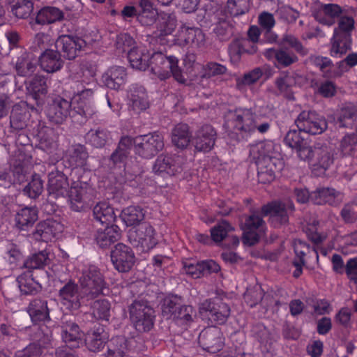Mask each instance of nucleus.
<instances>
[{
	"label": "nucleus",
	"mask_w": 357,
	"mask_h": 357,
	"mask_svg": "<svg viewBox=\"0 0 357 357\" xmlns=\"http://www.w3.org/2000/svg\"><path fill=\"white\" fill-rule=\"evenodd\" d=\"M29 94L38 102L42 96L47 93V79L43 75H36L26 85Z\"/></svg>",
	"instance_id": "obj_37"
},
{
	"label": "nucleus",
	"mask_w": 357,
	"mask_h": 357,
	"mask_svg": "<svg viewBox=\"0 0 357 357\" xmlns=\"http://www.w3.org/2000/svg\"><path fill=\"white\" fill-rule=\"evenodd\" d=\"M29 169L28 162L25 161V155L19 154L17 158L12 163L11 181H7L8 184L22 183L26 178Z\"/></svg>",
	"instance_id": "obj_35"
},
{
	"label": "nucleus",
	"mask_w": 357,
	"mask_h": 357,
	"mask_svg": "<svg viewBox=\"0 0 357 357\" xmlns=\"http://www.w3.org/2000/svg\"><path fill=\"white\" fill-rule=\"evenodd\" d=\"M72 102L61 96L55 97L49 104L47 117L54 124L63 123L70 114Z\"/></svg>",
	"instance_id": "obj_18"
},
{
	"label": "nucleus",
	"mask_w": 357,
	"mask_h": 357,
	"mask_svg": "<svg viewBox=\"0 0 357 357\" xmlns=\"http://www.w3.org/2000/svg\"><path fill=\"white\" fill-rule=\"evenodd\" d=\"M101 82L106 87L119 91L127 82L126 70L121 66L111 67L102 75Z\"/></svg>",
	"instance_id": "obj_22"
},
{
	"label": "nucleus",
	"mask_w": 357,
	"mask_h": 357,
	"mask_svg": "<svg viewBox=\"0 0 357 357\" xmlns=\"http://www.w3.org/2000/svg\"><path fill=\"white\" fill-rule=\"evenodd\" d=\"M108 337L102 327L98 328L91 336V351H98L105 346Z\"/></svg>",
	"instance_id": "obj_59"
},
{
	"label": "nucleus",
	"mask_w": 357,
	"mask_h": 357,
	"mask_svg": "<svg viewBox=\"0 0 357 357\" xmlns=\"http://www.w3.org/2000/svg\"><path fill=\"white\" fill-rule=\"evenodd\" d=\"M39 63L41 68L49 73L59 70L63 66L61 54L58 50L44 51L39 57Z\"/></svg>",
	"instance_id": "obj_27"
},
{
	"label": "nucleus",
	"mask_w": 357,
	"mask_h": 357,
	"mask_svg": "<svg viewBox=\"0 0 357 357\" xmlns=\"http://www.w3.org/2000/svg\"><path fill=\"white\" fill-rule=\"evenodd\" d=\"M127 348L126 340L123 337L112 340L106 357H123Z\"/></svg>",
	"instance_id": "obj_56"
},
{
	"label": "nucleus",
	"mask_w": 357,
	"mask_h": 357,
	"mask_svg": "<svg viewBox=\"0 0 357 357\" xmlns=\"http://www.w3.org/2000/svg\"><path fill=\"white\" fill-rule=\"evenodd\" d=\"M62 339L68 348L78 347L81 340V334L79 333V326L73 323H66L62 326L61 331Z\"/></svg>",
	"instance_id": "obj_36"
},
{
	"label": "nucleus",
	"mask_w": 357,
	"mask_h": 357,
	"mask_svg": "<svg viewBox=\"0 0 357 357\" xmlns=\"http://www.w3.org/2000/svg\"><path fill=\"white\" fill-rule=\"evenodd\" d=\"M202 69L201 77H210L212 76L222 75L226 72V67L215 62L208 63L206 65L202 66L198 63L192 64V70L199 71Z\"/></svg>",
	"instance_id": "obj_51"
},
{
	"label": "nucleus",
	"mask_w": 357,
	"mask_h": 357,
	"mask_svg": "<svg viewBox=\"0 0 357 357\" xmlns=\"http://www.w3.org/2000/svg\"><path fill=\"white\" fill-rule=\"evenodd\" d=\"M63 229V225L54 219H47L37 224L32 235L34 239L44 242L57 238Z\"/></svg>",
	"instance_id": "obj_17"
},
{
	"label": "nucleus",
	"mask_w": 357,
	"mask_h": 357,
	"mask_svg": "<svg viewBox=\"0 0 357 357\" xmlns=\"http://www.w3.org/2000/svg\"><path fill=\"white\" fill-rule=\"evenodd\" d=\"M178 63V60L175 56H167L162 52H155L150 57L148 68L160 79H165L172 75L178 82L188 84V80L183 75Z\"/></svg>",
	"instance_id": "obj_3"
},
{
	"label": "nucleus",
	"mask_w": 357,
	"mask_h": 357,
	"mask_svg": "<svg viewBox=\"0 0 357 357\" xmlns=\"http://www.w3.org/2000/svg\"><path fill=\"white\" fill-rule=\"evenodd\" d=\"M181 297L171 296L165 298L162 305V313L167 319H172L181 326H186L193 321L195 312L191 305L180 306Z\"/></svg>",
	"instance_id": "obj_4"
},
{
	"label": "nucleus",
	"mask_w": 357,
	"mask_h": 357,
	"mask_svg": "<svg viewBox=\"0 0 357 357\" xmlns=\"http://www.w3.org/2000/svg\"><path fill=\"white\" fill-rule=\"evenodd\" d=\"M204 39V34L200 29L182 26L176 35V42L179 45L190 44L199 47Z\"/></svg>",
	"instance_id": "obj_25"
},
{
	"label": "nucleus",
	"mask_w": 357,
	"mask_h": 357,
	"mask_svg": "<svg viewBox=\"0 0 357 357\" xmlns=\"http://www.w3.org/2000/svg\"><path fill=\"white\" fill-rule=\"evenodd\" d=\"M63 13L55 7H44L40 9L36 17L38 24H52L63 18Z\"/></svg>",
	"instance_id": "obj_41"
},
{
	"label": "nucleus",
	"mask_w": 357,
	"mask_h": 357,
	"mask_svg": "<svg viewBox=\"0 0 357 357\" xmlns=\"http://www.w3.org/2000/svg\"><path fill=\"white\" fill-rule=\"evenodd\" d=\"M163 146V137L158 132L149 133L135 138L136 152L145 158L154 156Z\"/></svg>",
	"instance_id": "obj_6"
},
{
	"label": "nucleus",
	"mask_w": 357,
	"mask_h": 357,
	"mask_svg": "<svg viewBox=\"0 0 357 357\" xmlns=\"http://www.w3.org/2000/svg\"><path fill=\"white\" fill-rule=\"evenodd\" d=\"M294 204L288 201L287 204L280 202H272L262 207V213L269 215L271 224L277 227L286 224L289 220L288 211H293Z\"/></svg>",
	"instance_id": "obj_15"
},
{
	"label": "nucleus",
	"mask_w": 357,
	"mask_h": 357,
	"mask_svg": "<svg viewBox=\"0 0 357 357\" xmlns=\"http://www.w3.org/2000/svg\"><path fill=\"white\" fill-rule=\"evenodd\" d=\"M250 156L257 166L258 179L260 182L270 183L275 174L284 167L280 146L272 141L259 142L250 149Z\"/></svg>",
	"instance_id": "obj_1"
},
{
	"label": "nucleus",
	"mask_w": 357,
	"mask_h": 357,
	"mask_svg": "<svg viewBox=\"0 0 357 357\" xmlns=\"http://www.w3.org/2000/svg\"><path fill=\"white\" fill-rule=\"evenodd\" d=\"M19 288L24 294H36L41 289L40 284L32 277L30 272H25L17 278Z\"/></svg>",
	"instance_id": "obj_40"
},
{
	"label": "nucleus",
	"mask_w": 357,
	"mask_h": 357,
	"mask_svg": "<svg viewBox=\"0 0 357 357\" xmlns=\"http://www.w3.org/2000/svg\"><path fill=\"white\" fill-rule=\"evenodd\" d=\"M67 157L71 166L82 169L84 173L88 172L87 160L89 154L86 149L81 144L70 146L67 151Z\"/></svg>",
	"instance_id": "obj_28"
},
{
	"label": "nucleus",
	"mask_w": 357,
	"mask_h": 357,
	"mask_svg": "<svg viewBox=\"0 0 357 357\" xmlns=\"http://www.w3.org/2000/svg\"><path fill=\"white\" fill-rule=\"evenodd\" d=\"M243 241L245 244L252 245L262 237L266 231V226L261 218L255 214L248 217L241 225Z\"/></svg>",
	"instance_id": "obj_12"
},
{
	"label": "nucleus",
	"mask_w": 357,
	"mask_h": 357,
	"mask_svg": "<svg viewBox=\"0 0 357 357\" xmlns=\"http://www.w3.org/2000/svg\"><path fill=\"white\" fill-rule=\"evenodd\" d=\"M180 163L179 157L160 155L155 160L153 171L163 177L171 176L181 171Z\"/></svg>",
	"instance_id": "obj_20"
},
{
	"label": "nucleus",
	"mask_w": 357,
	"mask_h": 357,
	"mask_svg": "<svg viewBox=\"0 0 357 357\" xmlns=\"http://www.w3.org/2000/svg\"><path fill=\"white\" fill-rule=\"evenodd\" d=\"M299 129H290L284 137V143L289 147L296 151L298 157L301 160L310 158L312 148L309 145V142L303 135Z\"/></svg>",
	"instance_id": "obj_19"
},
{
	"label": "nucleus",
	"mask_w": 357,
	"mask_h": 357,
	"mask_svg": "<svg viewBox=\"0 0 357 357\" xmlns=\"http://www.w3.org/2000/svg\"><path fill=\"white\" fill-rule=\"evenodd\" d=\"M295 123L301 131L311 135L321 134L327 128L326 120L314 112H302Z\"/></svg>",
	"instance_id": "obj_11"
},
{
	"label": "nucleus",
	"mask_w": 357,
	"mask_h": 357,
	"mask_svg": "<svg viewBox=\"0 0 357 357\" xmlns=\"http://www.w3.org/2000/svg\"><path fill=\"white\" fill-rule=\"evenodd\" d=\"M121 217L126 226L133 227V229H135L143 222L145 212L140 206H130L122 211Z\"/></svg>",
	"instance_id": "obj_32"
},
{
	"label": "nucleus",
	"mask_w": 357,
	"mask_h": 357,
	"mask_svg": "<svg viewBox=\"0 0 357 357\" xmlns=\"http://www.w3.org/2000/svg\"><path fill=\"white\" fill-rule=\"evenodd\" d=\"M48 192L50 197L54 199L68 197L70 208L75 211H81L85 208L83 193L75 188L70 192V186L67 177L59 171H52L49 174Z\"/></svg>",
	"instance_id": "obj_2"
},
{
	"label": "nucleus",
	"mask_w": 357,
	"mask_h": 357,
	"mask_svg": "<svg viewBox=\"0 0 357 357\" xmlns=\"http://www.w3.org/2000/svg\"><path fill=\"white\" fill-rule=\"evenodd\" d=\"M249 8V0H228V12L234 16L245 13Z\"/></svg>",
	"instance_id": "obj_60"
},
{
	"label": "nucleus",
	"mask_w": 357,
	"mask_h": 357,
	"mask_svg": "<svg viewBox=\"0 0 357 357\" xmlns=\"http://www.w3.org/2000/svg\"><path fill=\"white\" fill-rule=\"evenodd\" d=\"M36 63L26 52H23L15 63V70L19 76H30L36 71Z\"/></svg>",
	"instance_id": "obj_42"
},
{
	"label": "nucleus",
	"mask_w": 357,
	"mask_h": 357,
	"mask_svg": "<svg viewBox=\"0 0 357 357\" xmlns=\"http://www.w3.org/2000/svg\"><path fill=\"white\" fill-rule=\"evenodd\" d=\"M129 237L135 241V245L140 248L142 252L149 251L158 243L153 227L146 222L139 225L135 230L130 231Z\"/></svg>",
	"instance_id": "obj_9"
},
{
	"label": "nucleus",
	"mask_w": 357,
	"mask_h": 357,
	"mask_svg": "<svg viewBox=\"0 0 357 357\" xmlns=\"http://www.w3.org/2000/svg\"><path fill=\"white\" fill-rule=\"evenodd\" d=\"M233 229L227 221H221L211 229V238L215 242H221Z\"/></svg>",
	"instance_id": "obj_58"
},
{
	"label": "nucleus",
	"mask_w": 357,
	"mask_h": 357,
	"mask_svg": "<svg viewBox=\"0 0 357 357\" xmlns=\"http://www.w3.org/2000/svg\"><path fill=\"white\" fill-rule=\"evenodd\" d=\"M275 84L280 93H286L296 84L295 77L289 73H282L276 79Z\"/></svg>",
	"instance_id": "obj_61"
},
{
	"label": "nucleus",
	"mask_w": 357,
	"mask_h": 357,
	"mask_svg": "<svg viewBox=\"0 0 357 357\" xmlns=\"http://www.w3.org/2000/svg\"><path fill=\"white\" fill-rule=\"evenodd\" d=\"M56 47L63 58L73 60L85 50L86 42L75 36L61 35L56 41Z\"/></svg>",
	"instance_id": "obj_7"
},
{
	"label": "nucleus",
	"mask_w": 357,
	"mask_h": 357,
	"mask_svg": "<svg viewBox=\"0 0 357 357\" xmlns=\"http://www.w3.org/2000/svg\"><path fill=\"white\" fill-rule=\"evenodd\" d=\"M351 45V35H342L338 31H334L331 40V55L333 57H340L344 54Z\"/></svg>",
	"instance_id": "obj_31"
},
{
	"label": "nucleus",
	"mask_w": 357,
	"mask_h": 357,
	"mask_svg": "<svg viewBox=\"0 0 357 357\" xmlns=\"http://www.w3.org/2000/svg\"><path fill=\"white\" fill-rule=\"evenodd\" d=\"M357 118V107L349 104L342 107L340 112L337 124L340 127L351 126Z\"/></svg>",
	"instance_id": "obj_50"
},
{
	"label": "nucleus",
	"mask_w": 357,
	"mask_h": 357,
	"mask_svg": "<svg viewBox=\"0 0 357 357\" xmlns=\"http://www.w3.org/2000/svg\"><path fill=\"white\" fill-rule=\"evenodd\" d=\"M183 271L194 278H200L203 275L201 262L195 260L183 261Z\"/></svg>",
	"instance_id": "obj_64"
},
{
	"label": "nucleus",
	"mask_w": 357,
	"mask_h": 357,
	"mask_svg": "<svg viewBox=\"0 0 357 357\" xmlns=\"http://www.w3.org/2000/svg\"><path fill=\"white\" fill-rule=\"evenodd\" d=\"M216 132L211 126L206 125L199 129L194 139L193 144L196 150L208 152L214 146Z\"/></svg>",
	"instance_id": "obj_24"
},
{
	"label": "nucleus",
	"mask_w": 357,
	"mask_h": 357,
	"mask_svg": "<svg viewBox=\"0 0 357 357\" xmlns=\"http://www.w3.org/2000/svg\"><path fill=\"white\" fill-rule=\"evenodd\" d=\"M23 191L29 197L36 199L43 191V181L38 174H34L31 181L24 187Z\"/></svg>",
	"instance_id": "obj_55"
},
{
	"label": "nucleus",
	"mask_w": 357,
	"mask_h": 357,
	"mask_svg": "<svg viewBox=\"0 0 357 357\" xmlns=\"http://www.w3.org/2000/svg\"><path fill=\"white\" fill-rule=\"evenodd\" d=\"M304 160L308 162L312 172L315 176L323 175L333 162L331 151L326 146L314 147L312 149L310 158Z\"/></svg>",
	"instance_id": "obj_16"
},
{
	"label": "nucleus",
	"mask_w": 357,
	"mask_h": 357,
	"mask_svg": "<svg viewBox=\"0 0 357 357\" xmlns=\"http://www.w3.org/2000/svg\"><path fill=\"white\" fill-rule=\"evenodd\" d=\"M128 104L135 111H143L149 106L145 89L137 84L131 85L127 94Z\"/></svg>",
	"instance_id": "obj_26"
},
{
	"label": "nucleus",
	"mask_w": 357,
	"mask_h": 357,
	"mask_svg": "<svg viewBox=\"0 0 357 357\" xmlns=\"http://www.w3.org/2000/svg\"><path fill=\"white\" fill-rule=\"evenodd\" d=\"M94 317L101 319L107 320L110 309V304L106 299L96 301L93 306Z\"/></svg>",
	"instance_id": "obj_63"
},
{
	"label": "nucleus",
	"mask_w": 357,
	"mask_h": 357,
	"mask_svg": "<svg viewBox=\"0 0 357 357\" xmlns=\"http://www.w3.org/2000/svg\"><path fill=\"white\" fill-rule=\"evenodd\" d=\"M140 7L142 9V13L138 16L139 22L144 26H149L155 21L157 10L153 7L151 3H146L145 0L139 1Z\"/></svg>",
	"instance_id": "obj_52"
},
{
	"label": "nucleus",
	"mask_w": 357,
	"mask_h": 357,
	"mask_svg": "<svg viewBox=\"0 0 357 357\" xmlns=\"http://www.w3.org/2000/svg\"><path fill=\"white\" fill-rule=\"evenodd\" d=\"M108 291L101 273L94 271V274L91 277V294H105Z\"/></svg>",
	"instance_id": "obj_62"
},
{
	"label": "nucleus",
	"mask_w": 357,
	"mask_h": 357,
	"mask_svg": "<svg viewBox=\"0 0 357 357\" xmlns=\"http://www.w3.org/2000/svg\"><path fill=\"white\" fill-rule=\"evenodd\" d=\"M226 126L239 131L244 137L255 130L256 123L250 109L239 108L227 114Z\"/></svg>",
	"instance_id": "obj_5"
},
{
	"label": "nucleus",
	"mask_w": 357,
	"mask_h": 357,
	"mask_svg": "<svg viewBox=\"0 0 357 357\" xmlns=\"http://www.w3.org/2000/svg\"><path fill=\"white\" fill-rule=\"evenodd\" d=\"M219 335L220 331L218 328L214 327L208 328L200 333L199 340L202 342L204 340L207 341L213 340L215 342L214 343L208 342L206 344V349L210 352H215L216 351H219L222 346L221 338L218 337Z\"/></svg>",
	"instance_id": "obj_43"
},
{
	"label": "nucleus",
	"mask_w": 357,
	"mask_h": 357,
	"mask_svg": "<svg viewBox=\"0 0 357 357\" xmlns=\"http://www.w3.org/2000/svg\"><path fill=\"white\" fill-rule=\"evenodd\" d=\"M264 54L268 59L275 58L278 63L283 66H289L297 60V57L294 54L284 50L276 51L271 48L266 50Z\"/></svg>",
	"instance_id": "obj_47"
},
{
	"label": "nucleus",
	"mask_w": 357,
	"mask_h": 357,
	"mask_svg": "<svg viewBox=\"0 0 357 357\" xmlns=\"http://www.w3.org/2000/svg\"><path fill=\"white\" fill-rule=\"evenodd\" d=\"M248 43H250V41L241 42L236 40L230 45L229 47V54L232 63H238L241 59V54L245 52L249 54H253L257 51V47L254 45L252 46L250 50L245 49L244 46L248 45Z\"/></svg>",
	"instance_id": "obj_49"
},
{
	"label": "nucleus",
	"mask_w": 357,
	"mask_h": 357,
	"mask_svg": "<svg viewBox=\"0 0 357 357\" xmlns=\"http://www.w3.org/2000/svg\"><path fill=\"white\" fill-rule=\"evenodd\" d=\"M130 318L137 331H149L153 325V310L139 302H135L130 307Z\"/></svg>",
	"instance_id": "obj_13"
},
{
	"label": "nucleus",
	"mask_w": 357,
	"mask_h": 357,
	"mask_svg": "<svg viewBox=\"0 0 357 357\" xmlns=\"http://www.w3.org/2000/svg\"><path fill=\"white\" fill-rule=\"evenodd\" d=\"M94 218L101 224H109L114 220L113 208L106 202L98 203L93 208Z\"/></svg>",
	"instance_id": "obj_44"
},
{
	"label": "nucleus",
	"mask_w": 357,
	"mask_h": 357,
	"mask_svg": "<svg viewBox=\"0 0 357 357\" xmlns=\"http://www.w3.org/2000/svg\"><path fill=\"white\" fill-rule=\"evenodd\" d=\"M128 59L133 68L145 70L149 67V54L143 45L133 47L128 53Z\"/></svg>",
	"instance_id": "obj_30"
},
{
	"label": "nucleus",
	"mask_w": 357,
	"mask_h": 357,
	"mask_svg": "<svg viewBox=\"0 0 357 357\" xmlns=\"http://www.w3.org/2000/svg\"><path fill=\"white\" fill-rule=\"evenodd\" d=\"M311 63L319 68L325 77H331L341 75L347 70L346 66L353 67L357 65V53L349 54L344 60L337 63L340 70L333 71V65L328 57L314 56L310 58Z\"/></svg>",
	"instance_id": "obj_8"
},
{
	"label": "nucleus",
	"mask_w": 357,
	"mask_h": 357,
	"mask_svg": "<svg viewBox=\"0 0 357 357\" xmlns=\"http://www.w3.org/2000/svg\"><path fill=\"white\" fill-rule=\"evenodd\" d=\"M126 182H128L130 186L134 188L139 187L144 193H150L153 192L155 190V182L149 178L144 179V182L138 185L137 183L142 179V176H135L133 179L135 181L133 182L132 176H128L126 172Z\"/></svg>",
	"instance_id": "obj_57"
},
{
	"label": "nucleus",
	"mask_w": 357,
	"mask_h": 357,
	"mask_svg": "<svg viewBox=\"0 0 357 357\" xmlns=\"http://www.w3.org/2000/svg\"><path fill=\"white\" fill-rule=\"evenodd\" d=\"M74 109L81 116H85L89 109V90L84 89L77 93L73 98Z\"/></svg>",
	"instance_id": "obj_54"
},
{
	"label": "nucleus",
	"mask_w": 357,
	"mask_h": 357,
	"mask_svg": "<svg viewBox=\"0 0 357 357\" xmlns=\"http://www.w3.org/2000/svg\"><path fill=\"white\" fill-rule=\"evenodd\" d=\"M310 199L316 204L328 203L334 205L341 200V195L334 189L321 188L312 192Z\"/></svg>",
	"instance_id": "obj_34"
},
{
	"label": "nucleus",
	"mask_w": 357,
	"mask_h": 357,
	"mask_svg": "<svg viewBox=\"0 0 357 357\" xmlns=\"http://www.w3.org/2000/svg\"><path fill=\"white\" fill-rule=\"evenodd\" d=\"M59 297L62 304L69 309L76 310L81 305L78 286L71 280L59 289Z\"/></svg>",
	"instance_id": "obj_23"
},
{
	"label": "nucleus",
	"mask_w": 357,
	"mask_h": 357,
	"mask_svg": "<svg viewBox=\"0 0 357 357\" xmlns=\"http://www.w3.org/2000/svg\"><path fill=\"white\" fill-rule=\"evenodd\" d=\"M111 260L114 268L119 272H127L133 266L135 261L132 249L123 244H116L111 252Z\"/></svg>",
	"instance_id": "obj_14"
},
{
	"label": "nucleus",
	"mask_w": 357,
	"mask_h": 357,
	"mask_svg": "<svg viewBox=\"0 0 357 357\" xmlns=\"http://www.w3.org/2000/svg\"><path fill=\"white\" fill-rule=\"evenodd\" d=\"M188 130V126L186 124L181 123L176 125L172 131V143L180 149L186 147L190 142Z\"/></svg>",
	"instance_id": "obj_46"
},
{
	"label": "nucleus",
	"mask_w": 357,
	"mask_h": 357,
	"mask_svg": "<svg viewBox=\"0 0 357 357\" xmlns=\"http://www.w3.org/2000/svg\"><path fill=\"white\" fill-rule=\"evenodd\" d=\"M341 11V8L337 4H322L319 2L315 3L312 8L315 19L328 26L334 23L335 19L339 16Z\"/></svg>",
	"instance_id": "obj_21"
},
{
	"label": "nucleus",
	"mask_w": 357,
	"mask_h": 357,
	"mask_svg": "<svg viewBox=\"0 0 357 357\" xmlns=\"http://www.w3.org/2000/svg\"><path fill=\"white\" fill-rule=\"evenodd\" d=\"M199 314L202 319H208L217 324L224 323L230 314L229 306L220 300L205 301L199 306Z\"/></svg>",
	"instance_id": "obj_10"
},
{
	"label": "nucleus",
	"mask_w": 357,
	"mask_h": 357,
	"mask_svg": "<svg viewBox=\"0 0 357 357\" xmlns=\"http://www.w3.org/2000/svg\"><path fill=\"white\" fill-rule=\"evenodd\" d=\"M294 248L298 259L294 261V266L296 267V270L294 271L293 275L294 277L298 278L302 273V266L304 264L303 257L307 253L310 252V250L315 255L317 253L314 249L311 250L309 245L300 240H296L294 241Z\"/></svg>",
	"instance_id": "obj_39"
},
{
	"label": "nucleus",
	"mask_w": 357,
	"mask_h": 357,
	"mask_svg": "<svg viewBox=\"0 0 357 357\" xmlns=\"http://www.w3.org/2000/svg\"><path fill=\"white\" fill-rule=\"evenodd\" d=\"M11 12L17 18H27L33 11V3L31 0H9Z\"/></svg>",
	"instance_id": "obj_45"
},
{
	"label": "nucleus",
	"mask_w": 357,
	"mask_h": 357,
	"mask_svg": "<svg viewBox=\"0 0 357 357\" xmlns=\"http://www.w3.org/2000/svg\"><path fill=\"white\" fill-rule=\"evenodd\" d=\"M26 310L33 323L50 320V311L47 300L42 298L33 299L29 303Z\"/></svg>",
	"instance_id": "obj_29"
},
{
	"label": "nucleus",
	"mask_w": 357,
	"mask_h": 357,
	"mask_svg": "<svg viewBox=\"0 0 357 357\" xmlns=\"http://www.w3.org/2000/svg\"><path fill=\"white\" fill-rule=\"evenodd\" d=\"M38 220V211L35 207H24L15 215L17 227L20 230H27Z\"/></svg>",
	"instance_id": "obj_33"
},
{
	"label": "nucleus",
	"mask_w": 357,
	"mask_h": 357,
	"mask_svg": "<svg viewBox=\"0 0 357 357\" xmlns=\"http://www.w3.org/2000/svg\"><path fill=\"white\" fill-rule=\"evenodd\" d=\"M119 228L116 225L107 227L103 230L98 229L96 241L100 247L104 248L110 245L112 243L120 238Z\"/></svg>",
	"instance_id": "obj_38"
},
{
	"label": "nucleus",
	"mask_w": 357,
	"mask_h": 357,
	"mask_svg": "<svg viewBox=\"0 0 357 357\" xmlns=\"http://www.w3.org/2000/svg\"><path fill=\"white\" fill-rule=\"evenodd\" d=\"M135 144V139L128 136L123 137L119 144L116 151L112 155L114 163L123 161L128 154V151Z\"/></svg>",
	"instance_id": "obj_53"
},
{
	"label": "nucleus",
	"mask_w": 357,
	"mask_h": 357,
	"mask_svg": "<svg viewBox=\"0 0 357 357\" xmlns=\"http://www.w3.org/2000/svg\"><path fill=\"white\" fill-rule=\"evenodd\" d=\"M48 260V252L46 250H43L28 257L24 261L23 268H26L28 272L31 273L32 270L43 268L47 265Z\"/></svg>",
	"instance_id": "obj_48"
}]
</instances>
